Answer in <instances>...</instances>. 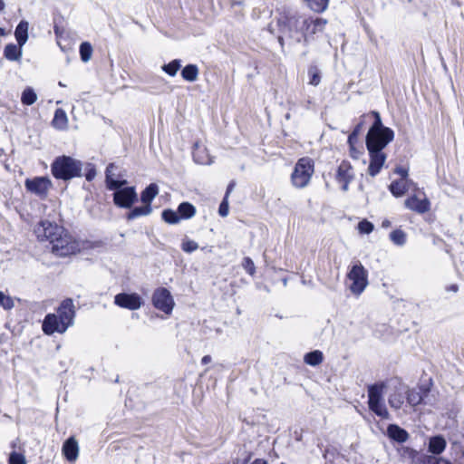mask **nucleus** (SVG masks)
Masks as SVG:
<instances>
[{
  "label": "nucleus",
  "instance_id": "obj_18",
  "mask_svg": "<svg viewBox=\"0 0 464 464\" xmlns=\"http://www.w3.org/2000/svg\"><path fill=\"white\" fill-rule=\"evenodd\" d=\"M371 114L373 116L374 121L371 125L368 131H371V135L377 134L379 131H384L386 133V139L388 140H393L394 131L382 124L381 114L377 111H372Z\"/></svg>",
  "mask_w": 464,
  "mask_h": 464
},
{
  "label": "nucleus",
  "instance_id": "obj_62",
  "mask_svg": "<svg viewBox=\"0 0 464 464\" xmlns=\"http://www.w3.org/2000/svg\"><path fill=\"white\" fill-rule=\"evenodd\" d=\"M5 7V4L4 0H0V12H2Z\"/></svg>",
  "mask_w": 464,
  "mask_h": 464
},
{
  "label": "nucleus",
  "instance_id": "obj_63",
  "mask_svg": "<svg viewBox=\"0 0 464 464\" xmlns=\"http://www.w3.org/2000/svg\"><path fill=\"white\" fill-rule=\"evenodd\" d=\"M278 42L283 46L284 45V36H279L278 37Z\"/></svg>",
  "mask_w": 464,
  "mask_h": 464
},
{
  "label": "nucleus",
  "instance_id": "obj_30",
  "mask_svg": "<svg viewBox=\"0 0 464 464\" xmlns=\"http://www.w3.org/2000/svg\"><path fill=\"white\" fill-rule=\"evenodd\" d=\"M324 361V353L320 350H314L306 353L304 356V362L307 365L315 367L321 364Z\"/></svg>",
  "mask_w": 464,
  "mask_h": 464
},
{
  "label": "nucleus",
  "instance_id": "obj_13",
  "mask_svg": "<svg viewBox=\"0 0 464 464\" xmlns=\"http://www.w3.org/2000/svg\"><path fill=\"white\" fill-rule=\"evenodd\" d=\"M42 329L45 334L52 335L54 333L63 334L68 327L60 322L55 314H48L44 319Z\"/></svg>",
  "mask_w": 464,
  "mask_h": 464
},
{
  "label": "nucleus",
  "instance_id": "obj_43",
  "mask_svg": "<svg viewBox=\"0 0 464 464\" xmlns=\"http://www.w3.org/2000/svg\"><path fill=\"white\" fill-rule=\"evenodd\" d=\"M430 455H427L422 452L415 451L412 459L409 460L410 464H428V460L430 459Z\"/></svg>",
  "mask_w": 464,
  "mask_h": 464
},
{
  "label": "nucleus",
  "instance_id": "obj_64",
  "mask_svg": "<svg viewBox=\"0 0 464 464\" xmlns=\"http://www.w3.org/2000/svg\"><path fill=\"white\" fill-rule=\"evenodd\" d=\"M353 154L356 156L355 159H358L360 151L355 149V150H353Z\"/></svg>",
  "mask_w": 464,
  "mask_h": 464
},
{
  "label": "nucleus",
  "instance_id": "obj_41",
  "mask_svg": "<svg viewBox=\"0 0 464 464\" xmlns=\"http://www.w3.org/2000/svg\"><path fill=\"white\" fill-rule=\"evenodd\" d=\"M309 84L317 86L321 82V72L316 65L308 68Z\"/></svg>",
  "mask_w": 464,
  "mask_h": 464
},
{
  "label": "nucleus",
  "instance_id": "obj_9",
  "mask_svg": "<svg viewBox=\"0 0 464 464\" xmlns=\"http://www.w3.org/2000/svg\"><path fill=\"white\" fill-rule=\"evenodd\" d=\"M113 203L121 208H130L138 201V194L134 186L112 190Z\"/></svg>",
  "mask_w": 464,
  "mask_h": 464
},
{
  "label": "nucleus",
  "instance_id": "obj_47",
  "mask_svg": "<svg viewBox=\"0 0 464 464\" xmlns=\"http://www.w3.org/2000/svg\"><path fill=\"white\" fill-rule=\"evenodd\" d=\"M8 464H26V460L23 454L13 451L9 455Z\"/></svg>",
  "mask_w": 464,
  "mask_h": 464
},
{
  "label": "nucleus",
  "instance_id": "obj_10",
  "mask_svg": "<svg viewBox=\"0 0 464 464\" xmlns=\"http://www.w3.org/2000/svg\"><path fill=\"white\" fill-rule=\"evenodd\" d=\"M114 304L121 308L137 310L142 304V300L137 293H120L114 296Z\"/></svg>",
  "mask_w": 464,
  "mask_h": 464
},
{
  "label": "nucleus",
  "instance_id": "obj_27",
  "mask_svg": "<svg viewBox=\"0 0 464 464\" xmlns=\"http://www.w3.org/2000/svg\"><path fill=\"white\" fill-rule=\"evenodd\" d=\"M22 47L18 44H8L4 50V56L9 61H18L22 57Z\"/></svg>",
  "mask_w": 464,
  "mask_h": 464
},
{
  "label": "nucleus",
  "instance_id": "obj_15",
  "mask_svg": "<svg viewBox=\"0 0 464 464\" xmlns=\"http://www.w3.org/2000/svg\"><path fill=\"white\" fill-rule=\"evenodd\" d=\"M116 169L114 163H109L105 169V184L108 190H116L121 188H126L128 181L126 179H119L114 178L112 170Z\"/></svg>",
  "mask_w": 464,
  "mask_h": 464
},
{
  "label": "nucleus",
  "instance_id": "obj_22",
  "mask_svg": "<svg viewBox=\"0 0 464 464\" xmlns=\"http://www.w3.org/2000/svg\"><path fill=\"white\" fill-rule=\"evenodd\" d=\"M159 186L156 183H150L140 193V201L142 204L151 206V202L159 194Z\"/></svg>",
  "mask_w": 464,
  "mask_h": 464
},
{
  "label": "nucleus",
  "instance_id": "obj_23",
  "mask_svg": "<svg viewBox=\"0 0 464 464\" xmlns=\"http://www.w3.org/2000/svg\"><path fill=\"white\" fill-rule=\"evenodd\" d=\"M352 165L347 160H343L337 168L335 179L337 181L353 180V174L352 172Z\"/></svg>",
  "mask_w": 464,
  "mask_h": 464
},
{
  "label": "nucleus",
  "instance_id": "obj_33",
  "mask_svg": "<svg viewBox=\"0 0 464 464\" xmlns=\"http://www.w3.org/2000/svg\"><path fill=\"white\" fill-rule=\"evenodd\" d=\"M37 101V94L32 87H26L21 94V102L25 106L33 105Z\"/></svg>",
  "mask_w": 464,
  "mask_h": 464
},
{
  "label": "nucleus",
  "instance_id": "obj_46",
  "mask_svg": "<svg viewBox=\"0 0 464 464\" xmlns=\"http://www.w3.org/2000/svg\"><path fill=\"white\" fill-rule=\"evenodd\" d=\"M415 450L410 448V447H405V446H401L398 449V452H399V455L400 457L404 460V461H408L412 459V456L413 454H415Z\"/></svg>",
  "mask_w": 464,
  "mask_h": 464
},
{
  "label": "nucleus",
  "instance_id": "obj_28",
  "mask_svg": "<svg viewBox=\"0 0 464 464\" xmlns=\"http://www.w3.org/2000/svg\"><path fill=\"white\" fill-rule=\"evenodd\" d=\"M129 209H130V211L126 215V218L128 220H133V219L142 217V216H148L152 212L151 206H147L145 204H143L142 206H140V207H134V208L131 207Z\"/></svg>",
  "mask_w": 464,
  "mask_h": 464
},
{
  "label": "nucleus",
  "instance_id": "obj_17",
  "mask_svg": "<svg viewBox=\"0 0 464 464\" xmlns=\"http://www.w3.org/2000/svg\"><path fill=\"white\" fill-rule=\"evenodd\" d=\"M404 205L407 208L419 214L426 213L430 208V202L427 198L420 199L417 196L408 198L405 200Z\"/></svg>",
  "mask_w": 464,
  "mask_h": 464
},
{
  "label": "nucleus",
  "instance_id": "obj_58",
  "mask_svg": "<svg viewBox=\"0 0 464 464\" xmlns=\"http://www.w3.org/2000/svg\"><path fill=\"white\" fill-rule=\"evenodd\" d=\"M445 290L447 292L457 293L459 291V285L457 284H451V285L446 286Z\"/></svg>",
  "mask_w": 464,
  "mask_h": 464
},
{
  "label": "nucleus",
  "instance_id": "obj_32",
  "mask_svg": "<svg viewBox=\"0 0 464 464\" xmlns=\"http://www.w3.org/2000/svg\"><path fill=\"white\" fill-rule=\"evenodd\" d=\"M53 126L58 130H64L67 127L68 118L63 109H56L53 119Z\"/></svg>",
  "mask_w": 464,
  "mask_h": 464
},
{
  "label": "nucleus",
  "instance_id": "obj_48",
  "mask_svg": "<svg viewBox=\"0 0 464 464\" xmlns=\"http://www.w3.org/2000/svg\"><path fill=\"white\" fill-rule=\"evenodd\" d=\"M242 266L248 275H250V276L255 275L256 266H255L253 260L250 257H248V256L244 257L243 262H242Z\"/></svg>",
  "mask_w": 464,
  "mask_h": 464
},
{
  "label": "nucleus",
  "instance_id": "obj_51",
  "mask_svg": "<svg viewBox=\"0 0 464 464\" xmlns=\"http://www.w3.org/2000/svg\"><path fill=\"white\" fill-rule=\"evenodd\" d=\"M229 212V205L228 198H223L222 201L218 207V214L220 217L225 218L228 215Z\"/></svg>",
  "mask_w": 464,
  "mask_h": 464
},
{
  "label": "nucleus",
  "instance_id": "obj_11",
  "mask_svg": "<svg viewBox=\"0 0 464 464\" xmlns=\"http://www.w3.org/2000/svg\"><path fill=\"white\" fill-rule=\"evenodd\" d=\"M367 150H368L369 156H370L368 174L371 177H375L380 173L382 168L383 167V165L386 161L387 156L382 151L383 150H380V149L372 150V149L369 148V149H367Z\"/></svg>",
  "mask_w": 464,
  "mask_h": 464
},
{
  "label": "nucleus",
  "instance_id": "obj_6",
  "mask_svg": "<svg viewBox=\"0 0 464 464\" xmlns=\"http://www.w3.org/2000/svg\"><path fill=\"white\" fill-rule=\"evenodd\" d=\"M60 233H63V227L49 220H42L34 227L37 239L42 242L48 241L50 245Z\"/></svg>",
  "mask_w": 464,
  "mask_h": 464
},
{
  "label": "nucleus",
  "instance_id": "obj_26",
  "mask_svg": "<svg viewBox=\"0 0 464 464\" xmlns=\"http://www.w3.org/2000/svg\"><path fill=\"white\" fill-rule=\"evenodd\" d=\"M180 220L192 218L197 212L196 207L188 201L181 202L177 208Z\"/></svg>",
  "mask_w": 464,
  "mask_h": 464
},
{
  "label": "nucleus",
  "instance_id": "obj_16",
  "mask_svg": "<svg viewBox=\"0 0 464 464\" xmlns=\"http://www.w3.org/2000/svg\"><path fill=\"white\" fill-rule=\"evenodd\" d=\"M386 133L384 131H379L377 134L371 135V131L367 132L366 138H365V145L367 149H380L384 150L387 145L392 142V140H388L386 139Z\"/></svg>",
  "mask_w": 464,
  "mask_h": 464
},
{
  "label": "nucleus",
  "instance_id": "obj_25",
  "mask_svg": "<svg viewBox=\"0 0 464 464\" xmlns=\"http://www.w3.org/2000/svg\"><path fill=\"white\" fill-rule=\"evenodd\" d=\"M28 22L25 20H22L19 22L14 30V36L17 41V44L20 46H24L28 40Z\"/></svg>",
  "mask_w": 464,
  "mask_h": 464
},
{
  "label": "nucleus",
  "instance_id": "obj_4",
  "mask_svg": "<svg viewBox=\"0 0 464 464\" xmlns=\"http://www.w3.org/2000/svg\"><path fill=\"white\" fill-rule=\"evenodd\" d=\"M347 278L352 281L350 291L355 295H360L369 284L368 271L359 261L351 266Z\"/></svg>",
  "mask_w": 464,
  "mask_h": 464
},
{
  "label": "nucleus",
  "instance_id": "obj_56",
  "mask_svg": "<svg viewBox=\"0 0 464 464\" xmlns=\"http://www.w3.org/2000/svg\"><path fill=\"white\" fill-rule=\"evenodd\" d=\"M235 186H236V182L234 180H231L227 187L224 198H228V197H229L230 193L233 191Z\"/></svg>",
  "mask_w": 464,
  "mask_h": 464
},
{
  "label": "nucleus",
  "instance_id": "obj_50",
  "mask_svg": "<svg viewBox=\"0 0 464 464\" xmlns=\"http://www.w3.org/2000/svg\"><path fill=\"white\" fill-rule=\"evenodd\" d=\"M96 168L93 164L88 163L85 168V179L87 181H92L96 176Z\"/></svg>",
  "mask_w": 464,
  "mask_h": 464
},
{
  "label": "nucleus",
  "instance_id": "obj_37",
  "mask_svg": "<svg viewBox=\"0 0 464 464\" xmlns=\"http://www.w3.org/2000/svg\"><path fill=\"white\" fill-rule=\"evenodd\" d=\"M311 10L316 13H323L329 5V0H305Z\"/></svg>",
  "mask_w": 464,
  "mask_h": 464
},
{
  "label": "nucleus",
  "instance_id": "obj_2",
  "mask_svg": "<svg viewBox=\"0 0 464 464\" xmlns=\"http://www.w3.org/2000/svg\"><path fill=\"white\" fill-rule=\"evenodd\" d=\"M308 17L300 14H291L285 17L282 25V33L293 42L307 43Z\"/></svg>",
  "mask_w": 464,
  "mask_h": 464
},
{
  "label": "nucleus",
  "instance_id": "obj_40",
  "mask_svg": "<svg viewBox=\"0 0 464 464\" xmlns=\"http://www.w3.org/2000/svg\"><path fill=\"white\" fill-rule=\"evenodd\" d=\"M388 402L392 408L399 410L404 402V396L401 392H395L389 396Z\"/></svg>",
  "mask_w": 464,
  "mask_h": 464
},
{
  "label": "nucleus",
  "instance_id": "obj_49",
  "mask_svg": "<svg viewBox=\"0 0 464 464\" xmlns=\"http://www.w3.org/2000/svg\"><path fill=\"white\" fill-rule=\"evenodd\" d=\"M358 141V135L353 132H351L348 136L347 143L350 149V154L352 158H356L353 154V150H355V144Z\"/></svg>",
  "mask_w": 464,
  "mask_h": 464
},
{
  "label": "nucleus",
  "instance_id": "obj_54",
  "mask_svg": "<svg viewBox=\"0 0 464 464\" xmlns=\"http://www.w3.org/2000/svg\"><path fill=\"white\" fill-rule=\"evenodd\" d=\"M428 464H451L450 461L438 458L436 456H430V459L428 460Z\"/></svg>",
  "mask_w": 464,
  "mask_h": 464
},
{
  "label": "nucleus",
  "instance_id": "obj_59",
  "mask_svg": "<svg viewBox=\"0 0 464 464\" xmlns=\"http://www.w3.org/2000/svg\"><path fill=\"white\" fill-rule=\"evenodd\" d=\"M351 181H352V180H347V179H345V180L338 181V182L343 184V185H342V189H343V191H347V190H348V188H349V184H350V182H351Z\"/></svg>",
  "mask_w": 464,
  "mask_h": 464
},
{
  "label": "nucleus",
  "instance_id": "obj_8",
  "mask_svg": "<svg viewBox=\"0 0 464 464\" xmlns=\"http://www.w3.org/2000/svg\"><path fill=\"white\" fill-rule=\"evenodd\" d=\"M52 185V181L47 176H38L24 180L26 190L38 196L42 199L47 197Z\"/></svg>",
  "mask_w": 464,
  "mask_h": 464
},
{
  "label": "nucleus",
  "instance_id": "obj_61",
  "mask_svg": "<svg viewBox=\"0 0 464 464\" xmlns=\"http://www.w3.org/2000/svg\"><path fill=\"white\" fill-rule=\"evenodd\" d=\"M392 223L389 219H384L382 222V227L383 228H387L389 227H391Z\"/></svg>",
  "mask_w": 464,
  "mask_h": 464
},
{
  "label": "nucleus",
  "instance_id": "obj_1",
  "mask_svg": "<svg viewBox=\"0 0 464 464\" xmlns=\"http://www.w3.org/2000/svg\"><path fill=\"white\" fill-rule=\"evenodd\" d=\"M82 162L71 156L56 157L51 164V173L56 179L63 181L82 177Z\"/></svg>",
  "mask_w": 464,
  "mask_h": 464
},
{
  "label": "nucleus",
  "instance_id": "obj_38",
  "mask_svg": "<svg viewBox=\"0 0 464 464\" xmlns=\"http://www.w3.org/2000/svg\"><path fill=\"white\" fill-rule=\"evenodd\" d=\"M81 60L83 63L90 61L92 54V46L89 42H82L79 47Z\"/></svg>",
  "mask_w": 464,
  "mask_h": 464
},
{
  "label": "nucleus",
  "instance_id": "obj_12",
  "mask_svg": "<svg viewBox=\"0 0 464 464\" xmlns=\"http://www.w3.org/2000/svg\"><path fill=\"white\" fill-rule=\"evenodd\" d=\"M55 314L59 318L60 322L65 324L68 328L72 326L75 317V310L72 299H64L59 305Z\"/></svg>",
  "mask_w": 464,
  "mask_h": 464
},
{
  "label": "nucleus",
  "instance_id": "obj_21",
  "mask_svg": "<svg viewBox=\"0 0 464 464\" xmlns=\"http://www.w3.org/2000/svg\"><path fill=\"white\" fill-rule=\"evenodd\" d=\"M447 442L442 435H435L430 438L429 451L434 455H439L445 450Z\"/></svg>",
  "mask_w": 464,
  "mask_h": 464
},
{
  "label": "nucleus",
  "instance_id": "obj_42",
  "mask_svg": "<svg viewBox=\"0 0 464 464\" xmlns=\"http://www.w3.org/2000/svg\"><path fill=\"white\" fill-rule=\"evenodd\" d=\"M407 401L411 406H416L420 404L422 401V397L420 392H416L415 390H409L407 392Z\"/></svg>",
  "mask_w": 464,
  "mask_h": 464
},
{
  "label": "nucleus",
  "instance_id": "obj_3",
  "mask_svg": "<svg viewBox=\"0 0 464 464\" xmlns=\"http://www.w3.org/2000/svg\"><path fill=\"white\" fill-rule=\"evenodd\" d=\"M314 173V162L310 158H301L296 162L294 171L291 174V181L297 188H305Z\"/></svg>",
  "mask_w": 464,
  "mask_h": 464
},
{
  "label": "nucleus",
  "instance_id": "obj_29",
  "mask_svg": "<svg viewBox=\"0 0 464 464\" xmlns=\"http://www.w3.org/2000/svg\"><path fill=\"white\" fill-rule=\"evenodd\" d=\"M327 21L324 18H311L308 17V26H307V36L315 34L316 33L322 32L326 24Z\"/></svg>",
  "mask_w": 464,
  "mask_h": 464
},
{
  "label": "nucleus",
  "instance_id": "obj_60",
  "mask_svg": "<svg viewBox=\"0 0 464 464\" xmlns=\"http://www.w3.org/2000/svg\"><path fill=\"white\" fill-rule=\"evenodd\" d=\"M211 361H212V358L210 355H205L201 359V363L203 365H206V364L209 363Z\"/></svg>",
  "mask_w": 464,
  "mask_h": 464
},
{
  "label": "nucleus",
  "instance_id": "obj_20",
  "mask_svg": "<svg viewBox=\"0 0 464 464\" xmlns=\"http://www.w3.org/2000/svg\"><path fill=\"white\" fill-rule=\"evenodd\" d=\"M383 383H374L368 387V406L383 401Z\"/></svg>",
  "mask_w": 464,
  "mask_h": 464
},
{
  "label": "nucleus",
  "instance_id": "obj_57",
  "mask_svg": "<svg viewBox=\"0 0 464 464\" xmlns=\"http://www.w3.org/2000/svg\"><path fill=\"white\" fill-rule=\"evenodd\" d=\"M363 124H364V122H363V121L362 120L361 121H359V122L354 126V128H353V131H352V132H353V133H355L356 135H358V136H359V134H360V132H361V130H362V127H363Z\"/></svg>",
  "mask_w": 464,
  "mask_h": 464
},
{
  "label": "nucleus",
  "instance_id": "obj_53",
  "mask_svg": "<svg viewBox=\"0 0 464 464\" xmlns=\"http://www.w3.org/2000/svg\"><path fill=\"white\" fill-rule=\"evenodd\" d=\"M203 152L201 151H198V152H193V159H194V161L198 164H210V160H208V159H205L202 155Z\"/></svg>",
  "mask_w": 464,
  "mask_h": 464
},
{
  "label": "nucleus",
  "instance_id": "obj_45",
  "mask_svg": "<svg viewBox=\"0 0 464 464\" xmlns=\"http://www.w3.org/2000/svg\"><path fill=\"white\" fill-rule=\"evenodd\" d=\"M374 226L372 222L367 219H362L358 223V230L361 234H370L373 231Z\"/></svg>",
  "mask_w": 464,
  "mask_h": 464
},
{
  "label": "nucleus",
  "instance_id": "obj_14",
  "mask_svg": "<svg viewBox=\"0 0 464 464\" xmlns=\"http://www.w3.org/2000/svg\"><path fill=\"white\" fill-rule=\"evenodd\" d=\"M79 444L74 436L66 439L62 447V454L68 462H75L79 457Z\"/></svg>",
  "mask_w": 464,
  "mask_h": 464
},
{
  "label": "nucleus",
  "instance_id": "obj_19",
  "mask_svg": "<svg viewBox=\"0 0 464 464\" xmlns=\"http://www.w3.org/2000/svg\"><path fill=\"white\" fill-rule=\"evenodd\" d=\"M387 436L392 441L398 443H403L408 440L409 433L408 431L400 427L397 424H389L387 427Z\"/></svg>",
  "mask_w": 464,
  "mask_h": 464
},
{
  "label": "nucleus",
  "instance_id": "obj_39",
  "mask_svg": "<svg viewBox=\"0 0 464 464\" xmlns=\"http://www.w3.org/2000/svg\"><path fill=\"white\" fill-rule=\"evenodd\" d=\"M369 409L371 411H372L375 415L378 417L383 419V420H389L390 414L388 412V410L384 404V401L379 403V404H373L372 406H369Z\"/></svg>",
  "mask_w": 464,
  "mask_h": 464
},
{
  "label": "nucleus",
  "instance_id": "obj_34",
  "mask_svg": "<svg viewBox=\"0 0 464 464\" xmlns=\"http://www.w3.org/2000/svg\"><path fill=\"white\" fill-rule=\"evenodd\" d=\"M161 218L164 222L169 225H176L181 221L180 216H179L178 211H175L171 208L164 209L161 212Z\"/></svg>",
  "mask_w": 464,
  "mask_h": 464
},
{
  "label": "nucleus",
  "instance_id": "obj_52",
  "mask_svg": "<svg viewBox=\"0 0 464 464\" xmlns=\"http://www.w3.org/2000/svg\"><path fill=\"white\" fill-rule=\"evenodd\" d=\"M1 306L5 310H10L14 306V303L9 295H5L3 293V301L1 303Z\"/></svg>",
  "mask_w": 464,
  "mask_h": 464
},
{
  "label": "nucleus",
  "instance_id": "obj_36",
  "mask_svg": "<svg viewBox=\"0 0 464 464\" xmlns=\"http://www.w3.org/2000/svg\"><path fill=\"white\" fill-rule=\"evenodd\" d=\"M406 237H407L406 233L400 228L394 229L393 231H392L390 233L391 241L394 245L399 246H402L405 245Z\"/></svg>",
  "mask_w": 464,
  "mask_h": 464
},
{
  "label": "nucleus",
  "instance_id": "obj_7",
  "mask_svg": "<svg viewBox=\"0 0 464 464\" xmlns=\"http://www.w3.org/2000/svg\"><path fill=\"white\" fill-rule=\"evenodd\" d=\"M153 306L165 313L170 314L175 305L174 299L170 292L165 287H158L154 290L151 297Z\"/></svg>",
  "mask_w": 464,
  "mask_h": 464
},
{
  "label": "nucleus",
  "instance_id": "obj_24",
  "mask_svg": "<svg viewBox=\"0 0 464 464\" xmlns=\"http://www.w3.org/2000/svg\"><path fill=\"white\" fill-rule=\"evenodd\" d=\"M409 179H396L389 185L390 192L395 197H402L409 189Z\"/></svg>",
  "mask_w": 464,
  "mask_h": 464
},
{
  "label": "nucleus",
  "instance_id": "obj_5",
  "mask_svg": "<svg viewBox=\"0 0 464 464\" xmlns=\"http://www.w3.org/2000/svg\"><path fill=\"white\" fill-rule=\"evenodd\" d=\"M51 248L56 256H67L75 254L79 250V245L63 228V233H60V236L52 241Z\"/></svg>",
  "mask_w": 464,
  "mask_h": 464
},
{
  "label": "nucleus",
  "instance_id": "obj_35",
  "mask_svg": "<svg viewBox=\"0 0 464 464\" xmlns=\"http://www.w3.org/2000/svg\"><path fill=\"white\" fill-rule=\"evenodd\" d=\"M181 68V60L174 59L169 63H165L161 66V70L168 75L174 77L179 70Z\"/></svg>",
  "mask_w": 464,
  "mask_h": 464
},
{
  "label": "nucleus",
  "instance_id": "obj_55",
  "mask_svg": "<svg viewBox=\"0 0 464 464\" xmlns=\"http://www.w3.org/2000/svg\"><path fill=\"white\" fill-rule=\"evenodd\" d=\"M394 173L400 175L401 177V179H408V169L402 166H397L394 169Z\"/></svg>",
  "mask_w": 464,
  "mask_h": 464
},
{
  "label": "nucleus",
  "instance_id": "obj_31",
  "mask_svg": "<svg viewBox=\"0 0 464 464\" xmlns=\"http://www.w3.org/2000/svg\"><path fill=\"white\" fill-rule=\"evenodd\" d=\"M180 74L183 80L193 82L198 79V68L193 63L187 64L181 69Z\"/></svg>",
  "mask_w": 464,
  "mask_h": 464
},
{
  "label": "nucleus",
  "instance_id": "obj_44",
  "mask_svg": "<svg viewBox=\"0 0 464 464\" xmlns=\"http://www.w3.org/2000/svg\"><path fill=\"white\" fill-rule=\"evenodd\" d=\"M198 248V244L191 239H184L181 242V249L186 253H192Z\"/></svg>",
  "mask_w": 464,
  "mask_h": 464
}]
</instances>
